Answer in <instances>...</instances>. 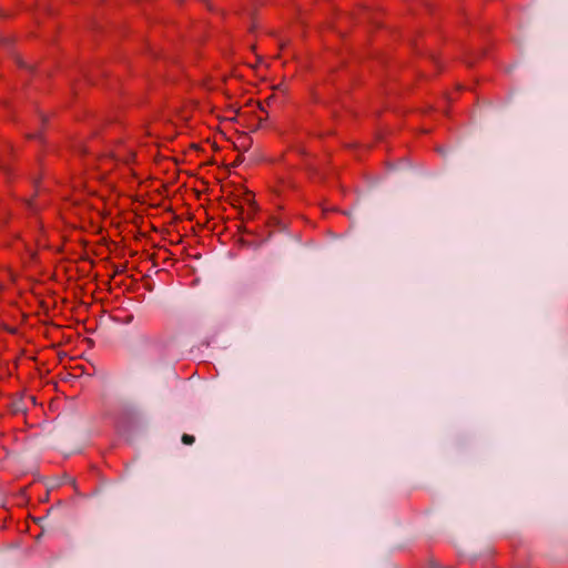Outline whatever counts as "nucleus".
I'll use <instances>...</instances> for the list:
<instances>
[{
    "label": "nucleus",
    "mask_w": 568,
    "mask_h": 568,
    "mask_svg": "<svg viewBox=\"0 0 568 568\" xmlns=\"http://www.w3.org/2000/svg\"><path fill=\"white\" fill-rule=\"evenodd\" d=\"M148 152V145L144 143L136 146L135 142L131 140L119 141L109 153L98 159L97 169L100 171L99 178L111 173L119 165H123L135 175L133 165L140 164Z\"/></svg>",
    "instance_id": "1"
},
{
    "label": "nucleus",
    "mask_w": 568,
    "mask_h": 568,
    "mask_svg": "<svg viewBox=\"0 0 568 568\" xmlns=\"http://www.w3.org/2000/svg\"><path fill=\"white\" fill-rule=\"evenodd\" d=\"M181 439H182V443L185 445H192L195 440L194 436L189 435V434H183Z\"/></svg>",
    "instance_id": "2"
},
{
    "label": "nucleus",
    "mask_w": 568,
    "mask_h": 568,
    "mask_svg": "<svg viewBox=\"0 0 568 568\" xmlns=\"http://www.w3.org/2000/svg\"><path fill=\"white\" fill-rule=\"evenodd\" d=\"M146 134L150 135V136L151 135H155V134H158V129L154 126V128L148 130Z\"/></svg>",
    "instance_id": "4"
},
{
    "label": "nucleus",
    "mask_w": 568,
    "mask_h": 568,
    "mask_svg": "<svg viewBox=\"0 0 568 568\" xmlns=\"http://www.w3.org/2000/svg\"><path fill=\"white\" fill-rule=\"evenodd\" d=\"M180 119L183 120V121H186V120H189V115H186L185 113H182L180 115Z\"/></svg>",
    "instance_id": "5"
},
{
    "label": "nucleus",
    "mask_w": 568,
    "mask_h": 568,
    "mask_svg": "<svg viewBox=\"0 0 568 568\" xmlns=\"http://www.w3.org/2000/svg\"><path fill=\"white\" fill-rule=\"evenodd\" d=\"M253 199H254V195H253L251 192L245 193V197H244V200H245L250 205H252V206L254 205V201H253Z\"/></svg>",
    "instance_id": "3"
},
{
    "label": "nucleus",
    "mask_w": 568,
    "mask_h": 568,
    "mask_svg": "<svg viewBox=\"0 0 568 568\" xmlns=\"http://www.w3.org/2000/svg\"><path fill=\"white\" fill-rule=\"evenodd\" d=\"M3 287H4L3 282H0V290H2Z\"/></svg>",
    "instance_id": "7"
},
{
    "label": "nucleus",
    "mask_w": 568,
    "mask_h": 568,
    "mask_svg": "<svg viewBox=\"0 0 568 568\" xmlns=\"http://www.w3.org/2000/svg\"><path fill=\"white\" fill-rule=\"evenodd\" d=\"M8 277H9L10 280H13V277H12V274H11V273H8Z\"/></svg>",
    "instance_id": "8"
},
{
    "label": "nucleus",
    "mask_w": 568,
    "mask_h": 568,
    "mask_svg": "<svg viewBox=\"0 0 568 568\" xmlns=\"http://www.w3.org/2000/svg\"><path fill=\"white\" fill-rule=\"evenodd\" d=\"M272 101H273V97H270V98H267V99L265 100V103H267V105H270Z\"/></svg>",
    "instance_id": "6"
}]
</instances>
